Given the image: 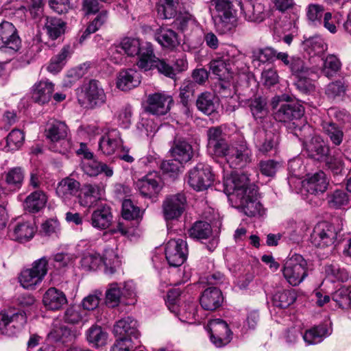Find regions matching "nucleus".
Segmentation results:
<instances>
[{"label": "nucleus", "mask_w": 351, "mask_h": 351, "mask_svg": "<svg viewBox=\"0 0 351 351\" xmlns=\"http://www.w3.org/2000/svg\"><path fill=\"white\" fill-rule=\"evenodd\" d=\"M224 193L239 206L242 207L245 214L249 217L262 216L265 210L257 201V189L250 184L245 173H232L223 180Z\"/></svg>", "instance_id": "obj_1"}, {"label": "nucleus", "mask_w": 351, "mask_h": 351, "mask_svg": "<svg viewBox=\"0 0 351 351\" xmlns=\"http://www.w3.org/2000/svg\"><path fill=\"white\" fill-rule=\"evenodd\" d=\"M202 208L199 219V243L203 248L213 252L218 245V239L213 236L211 224L217 219L218 214L213 208L207 204V201L201 202Z\"/></svg>", "instance_id": "obj_2"}, {"label": "nucleus", "mask_w": 351, "mask_h": 351, "mask_svg": "<svg viewBox=\"0 0 351 351\" xmlns=\"http://www.w3.org/2000/svg\"><path fill=\"white\" fill-rule=\"evenodd\" d=\"M77 101L84 108L96 109L106 103L107 96L101 83L96 80H90L84 83L77 93Z\"/></svg>", "instance_id": "obj_3"}, {"label": "nucleus", "mask_w": 351, "mask_h": 351, "mask_svg": "<svg viewBox=\"0 0 351 351\" xmlns=\"http://www.w3.org/2000/svg\"><path fill=\"white\" fill-rule=\"evenodd\" d=\"M187 208L186 197L184 193L167 195L161 205V214L167 226L173 222L180 221Z\"/></svg>", "instance_id": "obj_4"}, {"label": "nucleus", "mask_w": 351, "mask_h": 351, "mask_svg": "<svg viewBox=\"0 0 351 351\" xmlns=\"http://www.w3.org/2000/svg\"><path fill=\"white\" fill-rule=\"evenodd\" d=\"M218 156H225L227 162L232 169H241L252 161V152L245 141L237 143L229 146L226 145L223 153Z\"/></svg>", "instance_id": "obj_5"}, {"label": "nucleus", "mask_w": 351, "mask_h": 351, "mask_svg": "<svg viewBox=\"0 0 351 351\" xmlns=\"http://www.w3.org/2000/svg\"><path fill=\"white\" fill-rule=\"evenodd\" d=\"M282 274L291 285H299L308 276L306 260L299 254L293 256L285 262Z\"/></svg>", "instance_id": "obj_6"}, {"label": "nucleus", "mask_w": 351, "mask_h": 351, "mask_svg": "<svg viewBox=\"0 0 351 351\" xmlns=\"http://www.w3.org/2000/svg\"><path fill=\"white\" fill-rule=\"evenodd\" d=\"M46 136L52 143L51 149L64 154L71 148V143L66 138L67 126L61 121H54L46 130Z\"/></svg>", "instance_id": "obj_7"}, {"label": "nucleus", "mask_w": 351, "mask_h": 351, "mask_svg": "<svg viewBox=\"0 0 351 351\" xmlns=\"http://www.w3.org/2000/svg\"><path fill=\"white\" fill-rule=\"evenodd\" d=\"M117 47H120L128 56H138L136 65L140 69L141 62L143 60L146 61V59L152 54V51L154 49L153 45L150 43H141L138 38L132 37L123 38Z\"/></svg>", "instance_id": "obj_8"}, {"label": "nucleus", "mask_w": 351, "mask_h": 351, "mask_svg": "<svg viewBox=\"0 0 351 351\" xmlns=\"http://www.w3.org/2000/svg\"><path fill=\"white\" fill-rule=\"evenodd\" d=\"M21 40L17 29L12 23L3 21L0 23V51L14 54L21 47Z\"/></svg>", "instance_id": "obj_9"}, {"label": "nucleus", "mask_w": 351, "mask_h": 351, "mask_svg": "<svg viewBox=\"0 0 351 351\" xmlns=\"http://www.w3.org/2000/svg\"><path fill=\"white\" fill-rule=\"evenodd\" d=\"M204 329L210 335L211 342L217 348L227 345L232 339V333L228 324L221 319L209 321Z\"/></svg>", "instance_id": "obj_10"}, {"label": "nucleus", "mask_w": 351, "mask_h": 351, "mask_svg": "<svg viewBox=\"0 0 351 351\" xmlns=\"http://www.w3.org/2000/svg\"><path fill=\"white\" fill-rule=\"evenodd\" d=\"M27 318L23 312L0 313V332L8 337L18 334L26 323Z\"/></svg>", "instance_id": "obj_11"}, {"label": "nucleus", "mask_w": 351, "mask_h": 351, "mask_svg": "<svg viewBox=\"0 0 351 351\" xmlns=\"http://www.w3.org/2000/svg\"><path fill=\"white\" fill-rule=\"evenodd\" d=\"M337 236L335 226L327 221L318 223L311 235L312 243L318 247H324L332 245Z\"/></svg>", "instance_id": "obj_12"}, {"label": "nucleus", "mask_w": 351, "mask_h": 351, "mask_svg": "<svg viewBox=\"0 0 351 351\" xmlns=\"http://www.w3.org/2000/svg\"><path fill=\"white\" fill-rule=\"evenodd\" d=\"M289 96L282 95L280 98L279 108L274 114L276 120L288 122L300 119L304 114L303 107L294 101H289Z\"/></svg>", "instance_id": "obj_13"}, {"label": "nucleus", "mask_w": 351, "mask_h": 351, "mask_svg": "<svg viewBox=\"0 0 351 351\" xmlns=\"http://www.w3.org/2000/svg\"><path fill=\"white\" fill-rule=\"evenodd\" d=\"M186 242L181 239H171L165 247V257L171 267H180L186 259Z\"/></svg>", "instance_id": "obj_14"}, {"label": "nucleus", "mask_w": 351, "mask_h": 351, "mask_svg": "<svg viewBox=\"0 0 351 351\" xmlns=\"http://www.w3.org/2000/svg\"><path fill=\"white\" fill-rule=\"evenodd\" d=\"M137 322L132 317H125L117 321L114 325L113 333L117 339L128 342L138 341L140 333Z\"/></svg>", "instance_id": "obj_15"}, {"label": "nucleus", "mask_w": 351, "mask_h": 351, "mask_svg": "<svg viewBox=\"0 0 351 351\" xmlns=\"http://www.w3.org/2000/svg\"><path fill=\"white\" fill-rule=\"evenodd\" d=\"M172 101L171 97L164 93L149 94L147 98L145 110L154 115H164L169 111Z\"/></svg>", "instance_id": "obj_16"}, {"label": "nucleus", "mask_w": 351, "mask_h": 351, "mask_svg": "<svg viewBox=\"0 0 351 351\" xmlns=\"http://www.w3.org/2000/svg\"><path fill=\"white\" fill-rule=\"evenodd\" d=\"M141 195L146 198L156 199L162 190L160 178L156 172H151L136 182Z\"/></svg>", "instance_id": "obj_17"}, {"label": "nucleus", "mask_w": 351, "mask_h": 351, "mask_svg": "<svg viewBox=\"0 0 351 351\" xmlns=\"http://www.w3.org/2000/svg\"><path fill=\"white\" fill-rule=\"evenodd\" d=\"M278 138L274 130L261 129L254 133V143L259 152L267 154L276 148Z\"/></svg>", "instance_id": "obj_18"}, {"label": "nucleus", "mask_w": 351, "mask_h": 351, "mask_svg": "<svg viewBox=\"0 0 351 351\" xmlns=\"http://www.w3.org/2000/svg\"><path fill=\"white\" fill-rule=\"evenodd\" d=\"M308 156L318 161L329 164L331 158L329 156V147L318 136H313L305 145Z\"/></svg>", "instance_id": "obj_19"}, {"label": "nucleus", "mask_w": 351, "mask_h": 351, "mask_svg": "<svg viewBox=\"0 0 351 351\" xmlns=\"http://www.w3.org/2000/svg\"><path fill=\"white\" fill-rule=\"evenodd\" d=\"M140 64L141 69L145 71L156 69L158 73L166 77L172 79L175 77L173 65L171 64L169 60L157 58L154 53V49L152 51L149 57L146 59V61L143 60Z\"/></svg>", "instance_id": "obj_20"}, {"label": "nucleus", "mask_w": 351, "mask_h": 351, "mask_svg": "<svg viewBox=\"0 0 351 351\" xmlns=\"http://www.w3.org/2000/svg\"><path fill=\"white\" fill-rule=\"evenodd\" d=\"M237 0H214L217 14L215 16L216 25L226 26L235 16L234 3Z\"/></svg>", "instance_id": "obj_21"}, {"label": "nucleus", "mask_w": 351, "mask_h": 351, "mask_svg": "<svg viewBox=\"0 0 351 351\" xmlns=\"http://www.w3.org/2000/svg\"><path fill=\"white\" fill-rule=\"evenodd\" d=\"M304 73H294L298 80L295 83L297 88L304 93H310L315 90L313 82L319 77V68L317 66L308 67L306 65L304 68Z\"/></svg>", "instance_id": "obj_22"}, {"label": "nucleus", "mask_w": 351, "mask_h": 351, "mask_svg": "<svg viewBox=\"0 0 351 351\" xmlns=\"http://www.w3.org/2000/svg\"><path fill=\"white\" fill-rule=\"evenodd\" d=\"M122 143L119 132L112 129L100 138L99 148L104 154L111 155L122 146Z\"/></svg>", "instance_id": "obj_23"}, {"label": "nucleus", "mask_w": 351, "mask_h": 351, "mask_svg": "<svg viewBox=\"0 0 351 351\" xmlns=\"http://www.w3.org/2000/svg\"><path fill=\"white\" fill-rule=\"evenodd\" d=\"M169 152L171 157L181 163L190 161L193 156L192 146L182 138H175Z\"/></svg>", "instance_id": "obj_24"}, {"label": "nucleus", "mask_w": 351, "mask_h": 351, "mask_svg": "<svg viewBox=\"0 0 351 351\" xmlns=\"http://www.w3.org/2000/svg\"><path fill=\"white\" fill-rule=\"evenodd\" d=\"M240 4L241 12L248 21L261 23L267 16L265 5L261 3L245 1Z\"/></svg>", "instance_id": "obj_25"}, {"label": "nucleus", "mask_w": 351, "mask_h": 351, "mask_svg": "<svg viewBox=\"0 0 351 351\" xmlns=\"http://www.w3.org/2000/svg\"><path fill=\"white\" fill-rule=\"evenodd\" d=\"M223 301L221 291L214 287H210L202 293L199 302L202 307L207 311H215L219 308Z\"/></svg>", "instance_id": "obj_26"}, {"label": "nucleus", "mask_w": 351, "mask_h": 351, "mask_svg": "<svg viewBox=\"0 0 351 351\" xmlns=\"http://www.w3.org/2000/svg\"><path fill=\"white\" fill-rule=\"evenodd\" d=\"M103 189L97 184H84L78 196L79 203L84 207L93 206L101 198Z\"/></svg>", "instance_id": "obj_27"}, {"label": "nucleus", "mask_w": 351, "mask_h": 351, "mask_svg": "<svg viewBox=\"0 0 351 351\" xmlns=\"http://www.w3.org/2000/svg\"><path fill=\"white\" fill-rule=\"evenodd\" d=\"M80 183L76 180L66 177L60 181L56 189L57 195L65 203H68L80 191Z\"/></svg>", "instance_id": "obj_28"}, {"label": "nucleus", "mask_w": 351, "mask_h": 351, "mask_svg": "<svg viewBox=\"0 0 351 351\" xmlns=\"http://www.w3.org/2000/svg\"><path fill=\"white\" fill-rule=\"evenodd\" d=\"M43 302L47 309L57 311L66 304L67 299L62 291L55 287H51L44 293Z\"/></svg>", "instance_id": "obj_29"}, {"label": "nucleus", "mask_w": 351, "mask_h": 351, "mask_svg": "<svg viewBox=\"0 0 351 351\" xmlns=\"http://www.w3.org/2000/svg\"><path fill=\"white\" fill-rule=\"evenodd\" d=\"M111 208L107 205H101L95 210L90 218L91 225L99 230L108 228L112 222Z\"/></svg>", "instance_id": "obj_30"}, {"label": "nucleus", "mask_w": 351, "mask_h": 351, "mask_svg": "<svg viewBox=\"0 0 351 351\" xmlns=\"http://www.w3.org/2000/svg\"><path fill=\"white\" fill-rule=\"evenodd\" d=\"M328 180L324 172L320 171L308 177L304 183L307 192L311 194L323 193L328 187Z\"/></svg>", "instance_id": "obj_31"}, {"label": "nucleus", "mask_w": 351, "mask_h": 351, "mask_svg": "<svg viewBox=\"0 0 351 351\" xmlns=\"http://www.w3.org/2000/svg\"><path fill=\"white\" fill-rule=\"evenodd\" d=\"M80 167L85 174L90 177L97 176L101 173H104L107 177H111L113 175L112 167L95 158L93 160H82Z\"/></svg>", "instance_id": "obj_32"}, {"label": "nucleus", "mask_w": 351, "mask_h": 351, "mask_svg": "<svg viewBox=\"0 0 351 351\" xmlns=\"http://www.w3.org/2000/svg\"><path fill=\"white\" fill-rule=\"evenodd\" d=\"M140 83V74L132 69L121 71L117 76V86L123 91L131 90Z\"/></svg>", "instance_id": "obj_33"}, {"label": "nucleus", "mask_w": 351, "mask_h": 351, "mask_svg": "<svg viewBox=\"0 0 351 351\" xmlns=\"http://www.w3.org/2000/svg\"><path fill=\"white\" fill-rule=\"evenodd\" d=\"M54 91V84L48 80L40 81L32 87V99L38 104L48 103Z\"/></svg>", "instance_id": "obj_34"}, {"label": "nucleus", "mask_w": 351, "mask_h": 351, "mask_svg": "<svg viewBox=\"0 0 351 351\" xmlns=\"http://www.w3.org/2000/svg\"><path fill=\"white\" fill-rule=\"evenodd\" d=\"M276 60L280 61L284 66L287 67L292 74L304 73L305 64L303 60L298 56H290L288 53L277 51Z\"/></svg>", "instance_id": "obj_35"}, {"label": "nucleus", "mask_w": 351, "mask_h": 351, "mask_svg": "<svg viewBox=\"0 0 351 351\" xmlns=\"http://www.w3.org/2000/svg\"><path fill=\"white\" fill-rule=\"evenodd\" d=\"M247 106L252 116L258 123H262L268 115L269 110L266 100L261 97L249 99Z\"/></svg>", "instance_id": "obj_36"}, {"label": "nucleus", "mask_w": 351, "mask_h": 351, "mask_svg": "<svg viewBox=\"0 0 351 351\" xmlns=\"http://www.w3.org/2000/svg\"><path fill=\"white\" fill-rule=\"evenodd\" d=\"M36 230V228L34 222H19L14 228L10 236L14 240L25 242L32 239Z\"/></svg>", "instance_id": "obj_37"}, {"label": "nucleus", "mask_w": 351, "mask_h": 351, "mask_svg": "<svg viewBox=\"0 0 351 351\" xmlns=\"http://www.w3.org/2000/svg\"><path fill=\"white\" fill-rule=\"evenodd\" d=\"M155 37L158 43L165 48L173 49L180 44L178 34L167 27L159 28L156 32Z\"/></svg>", "instance_id": "obj_38"}, {"label": "nucleus", "mask_w": 351, "mask_h": 351, "mask_svg": "<svg viewBox=\"0 0 351 351\" xmlns=\"http://www.w3.org/2000/svg\"><path fill=\"white\" fill-rule=\"evenodd\" d=\"M197 89L196 80H185L180 88V98L182 104L188 108L191 104L197 106V99H195V90Z\"/></svg>", "instance_id": "obj_39"}, {"label": "nucleus", "mask_w": 351, "mask_h": 351, "mask_svg": "<svg viewBox=\"0 0 351 351\" xmlns=\"http://www.w3.org/2000/svg\"><path fill=\"white\" fill-rule=\"evenodd\" d=\"M47 200L43 191H36L26 197L24 207L30 213H37L45 206Z\"/></svg>", "instance_id": "obj_40"}, {"label": "nucleus", "mask_w": 351, "mask_h": 351, "mask_svg": "<svg viewBox=\"0 0 351 351\" xmlns=\"http://www.w3.org/2000/svg\"><path fill=\"white\" fill-rule=\"evenodd\" d=\"M180 0H159L157 5V12L160 18L170 19L178 14Z\"/></svg>", "instance_id": "obj_41"}, {"label": "nucleus", "mask_w": 351, "mask_h": 351, "mask_svg": "<svg viewBox=\"0 0 351 351\" xmlns=\"http://www.w3.org/2000/svg\"><path fill=\"white\" fill-rule=\"evenodd\" d=\"M65 23L60 19L47 16L43 29L51 40H56L64 33Z\"/></svg>", "instance_id": "obj_42"}, {"label": "nucleus", "mask_w": 351, "mask_h": 351, "mask_svg": "<svg viewBox=\"0 0 351 351\" xmlns=\"http://www.w3.org/2000/svg\"><path fill=\"white\" fill-rule=\"evenodd\" d=\"M25 177L22 168L16 167L9 169L4 174V178L8 186L14 191L21 188Z\"/></svg>", "instance_id": "obj_43"}, {"label": "nucleus", "mask_w": 351, "mask_h": 351, "mask_svg": "<svg viewBox=\"0 0 351 351\" xmlns=\"http://www.w3.org/2000/svg\"><path fill=\"white\" fill-rule=\"evenodd\" d=\"M48 338L55 342L66 343L72 341L74 339V335L67 326L62 324H56L49 333Z\"/></svg>", "instance_id": "obj_44"}, {"label": "nucleus", "mask_w": 351, "mask_h": 351, "mask_svg": "<svg viewBox=\"0 0 351 351\" xmlns=\"http://www.w3.org/2000/svg\"><path fill=\"white\" fill-rule=\"evenodd\" d=\"M348 84L343 80L329 83L325 88V94L329 99H341L347 91Z\"/></svg>", "instance_id": "obj_45"}, {"label": "nucleus", "mask_w": 351, "mask_h": 351, "mask_svg": "<svg viewBox=\"0 0 351 351\" xmlns=\"http://www.w3.org/2000/svg\"><path fill=\"white\" fill-rule=\"evenodd\" d=\"M277 50L271 47L256 49L252 52V62L258 66L266 62H273L276 60Z\"/></svg>", "instance_id": "obj_46"}, {"label": "nucleus", "mask_w": 351, "mask_h": 351, "mask_svg": "<svg viewBox=\"0 0 351 351\" xmlns=\"http://www.w3.org/2000/svg\"><path fill=\"white\" fill-rule=\"evenodd\" d=\"M341 69L340 60L335 55H328L324 60L321 72L328 78L337 75Z\"/></svg>", "instance_id": "obj_47"}, {"label": "nucleus", "mask_w": 351, "mask_h": 351, "mask_svg": "<svg viewBox=\"0 0 351 351\" xmlns=\"http://www.w3.org/2000/svg\"><path fill=\"white\" fill-rule=\"evenodd\" d=\"M208 143L213 147L215 154L223 153L227 143L222 138V132L218 128H210L208 131Z\"/></svg>", "instance_id": "obj_48"}, {"label": "nucleus", "mask_w": 351, "mask_h": 351, "mask_svg": "<svg viewBox=\"0 0 351 351\" xmlns=\"http://www.w3.org/2000/svg\"><path fill=\"white\" fill-rule=\"evenodd\" d=\"M326 200L330 208L337 209L348 204L349 197L343 190L337 189L327 194Z\"/></svg>", "instance_id": "obj_49"}, {"label": "nucleus", "mask_w": 351, "mask_h": 351, "mask_svg": "<svg viewBox=\"0 0 351 351\" xmlns=\"http://www.w3.org/2000/svg\"><path fill=\"white\" fill-rule=\"evenodd\" d=\"M86 339L96 347L102 346L107 342L108 334L101 326L93 325L87 330Z\"/></svg>", "instance_id": "obj_50"}, {"label": "nucleus", "mask_w": 351, "mask_h": 351, "mask_svg": "<svg viewBox=\"0 0 351 351\" xmlns=\"http://www.w3.org/2000/svg\"><path fill=\"white\" fill-rule=\"evenodd\" d=\"M296 300V294L293 290H282L277 291L273 296L274 306L285 308L292 304Z\"/></svg>", "instance_id": "obj_51"}, {"label": "nucleus", "mask_w": 351, "mask_h": 351, "mask_svg": "<svg viewBox=\"0 0 351 351\" xmlns=\"http://www.w3.org/2000/svg\"><path fill=\"white\" fill-rule=\"evenodd\" d=\"M101 258V263L105 266V272L112 274L120 265L119 258L112 248L105 249Z\"/></svg>", "instance_id": "obj_52"}, {"label": "nucleus", "mask_w": 351, "mask_h": 351, "mask_svg": "<svg viewBox=\"0 0 351 351\" xmlns=\"http://www.w3.org/2000/svg\"><path fill=\"white\" fill-rule=\"evenodd\" d=\"M123 297L122 285L117 282L111 283L106 291V303L110 307L119 305Z\"/></svg>", "instance_id": "obj_53"}, {"label": "nucleus", "mask_w": 351, "mask_h": 351, "mask_svg": "<svg viewBox=\"0 0 351 351\" xmlns=\"http://www.w3.org/2000/svg\"><path fill=\"white\" fill-rule=\"evenodd\" d=\"M324 7L318 3H310L306 8V14L308 22L318 26L322 24V17H324Z\"/></svg>", "instance_id": "obj_54"}, {"label": "nucleus", "mask_w": 351, "mask_h": 351, "mask_svg": "<svg viewBox=\"0 0 351 351\" xmlns=\"http://www.w3.org/2000/svg\"><path fill=\"white\" fill-rule=\"evenodd\" d=\"M324 271L326 277L332 282H346L350 278L348 272L346 269L340 268L337 264L326 265Z\"/></svg>", "instance_id": "obj_55"}, {"label": "nucleus", "mask_w": 351, "mask_h": 351, "mask_svg": "<svg viewBox=\"0 0 351 351\" xmlns=\"http://www.w3.org/2000/svg\"><path fill=\"white\" fill-rule=\"evenodd\" d=\"M215 175L210 166L202 165L199 168V191H204L210 187L214 182Z\"/></svg>", "instance_id": "obj_56"}, {"label": "nucleus", "mask_w": 351, "mask_h": 351, "mask_svg": "<svg viewBox=\"0 0 351 351\" xmlns=\"http://www.w3.org/2000/svg\"><path fill=\"white\" fill-rule=\"evenodd\" d=\"M108 18V12L106 10H101L95 19L87 26L86 29L80 37V42L86 39V38L90 34L96 32L104 23H106Z\"/></svg>", "instance_id": "obj_57"}, {"label": "nucleus", "mask_w": 351, "mask_h": 351, "mask_svg": "<svg viewBox=\"0 0 351 351\" xmlns=\"http://www.w3.org/2000/svg\"><path fill=\"white\" fill-rule=\"evenodd\" d=\"M86 316V313L79 306H71L64 312V319L65 322L77 324L82 322Z\"/></svg>", "instance_id": "obj_58"}, {"label": "nucleus", "mask_w": 351, "mask_h": 351, "mask_svg": "<svg viewBox=\"0 0 351 351\" xmlns=\"http://www.w3.org/2000/svg\"><path fill=\"white\" fill-rule=\"evenodd\" d=\"M42 280L43 279L30 269L23 270L19 277L21 285L25 289H34Z\"/></svg>", "instance_id": "obj_59"}, {"label": "nucleus", "mask_w": 351, "mask_h": 351, "mask_svg": "<svg viewBox=\"0 0 351 351\" xmlns=\"http://www.w3.org/2000/svg\"><path fill=\"white\" fill-rule=\"evenodd\" d=\"M24 138V134L20 130H12L6 138L7 151L19 149L23 143Z\"/></svg>", "instance_id": "obj_60"}, {"label": "nucleus", "mask_w": 351, "mask_h": 351, "mask_svg": "<svg viewBox=\"0 0 351 351\" xmlns=\"http://www.w3.org/2000/svg\"><path fill=\"white\" fill-rule=\"evenodd\" d=\"M81 267L85 271L96 270L101 264V258L99 254H88L81 259Z\"/></svg>", "instance_id": "obj_61"}, {"label": "nucleus", "mask_w": 351, "mask_h": 351, "mask_svg": "<svg viewBox=\"0 0 351 351\" xmlns=\"http://www.w3.org/2000/svg\"><path fill=\"white\" fill-rule=\"evenodd\" d=\"M182 164L173 158V159L162 160L160 168L163 173L167 174L170 177H176L180 172Z\"/></svg>", "instance_id": "obj_62"}, {"label": "nucleus", "mask_w": 351, "mask_h": 351, "mask_svg": "<svg viewBox=\"0 0 351 351\" xmlns=\"http://www.w3.org/2000/svg\"><path fill=\"white\" fill-rule=\"evenodd\" d=\"M324 130L328 136L332 143L335 145H339L343 137V131L336 124L328 123L324 126Z\"/></svg>", "instance_id": "obj_63"}, {"label": "nucleus", "mask_w": 351, "mask_h": 351, "mask_svg": "<svg viewBox=\"0 0 351 351\" xmlns=\"http://www.w3.org/2000/svg\"><path fill=\"white\" fill-rule=\"evenodd\" d=\"M122 216L127 220L137 219L141 216V210L130 199H125L122 204Z\"/></svg>", "instance_id": "obj_64"}]
</instances>
